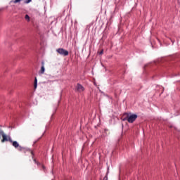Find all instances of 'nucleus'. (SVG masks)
<instances>
[{
	"label": "nucleus",
	"mask_w": 180,
	"mask_h": 180,
	"mask_svg": "<svg viewBox=\"0 0 180 180\" xmlns=\"http://www.w3.org/2000/svg\"><path fill=\"white\" fill-rule=\"evenodd\" d=\"M100 56H102V54H103V50H101L99 53Z\"/></svg>",
	"instance_id": "13"
},
{
	"label": "nucleus",
	"mask_w": 180,
	"mask_h": 180,
	"mask_svg": "<svg viewBox=\"0 0 180 180\" xmlns=\"http://www.w3.org/2000/svg\"><path fill=\"white\" fill-rule=\"evenodd\" d=\"M25 19L26 21L30 22V17L29 16V15H27V14L25 15Z\"/></svg>",
	"instance_id": "10"
},
{
	"label": "nucleus",
	"mask_w": 180,
	"mask_h": 180,
	"mask_svg": "<svg viewBox=\"0 0 180 180\" xmlns=\"http://www.w3.org/2000/svg\"><path fill=\"white\" fill-rule=\"evenodd\" d=\"M1 136L3 137V139L1 140V143H5V141H8V136H6L5 134V132H4L3 130L0 129V139H1Z\"/></svg>",
	"instance_id": "5"
},
{
	"label": "nucleus",
	"mask_w": 180,
	"mask_h": 180,
	"mask_svg": "<svg viewBox=\"0 0 180 180\" xmlns=\"http://www.w3.org/2000/svg\"><path fill=\"white\" fill-rule=\"evenodd\" d=\"M34 162L35 164H37V162H38L37 161H36V159H34Z\"/></svg>",
	"instance_id": "14"
},
{
	"label": "nucleus",
	"mask_w": 180,
	"mask_h": 180,
	"mask_svg": "<svg viewBox=\"0 0 180 180\" xmlns=\"http://www.w3.org/2000/svg\"><path fill=\"white\" fill-rule=\"evenodd\" d=\"M44 71H46V68H44V61H42L41 70H39V74H44Z\"/></svg>",
	"instance_id": "8"
},
{
	"label": "nucleus",
	"mask_w": 180,
	"mask_h": 180,
	"mask_svg": "<svg viewBox=\"0 0 180 180\" xmlns=\"http://www.w3.org/2000/svg\"><path fill=\"white\" fill-rule=\"evenodd\" d=\"M34 89L37 88V77L34 78Z\"/></svg>",
	"instance_id": "11"
},
{
	"label": "nucleus",
	"mask_w": 180,
	"mask_h": 180,
	"mask_svg": "<svg viewBox=\"0 0 180 180\" xmlns=\"http://www.w3.org/2000/svg\"><path fill=\"white\" fill-rule=\"evenodd\" d=\"M8 141H9V143L12 144L13 147H14V148H16L17 150H18L19 147H22L19 145V143L18 141H13L12 138L11 137H8Z\"/></svg>",
	"instance_id": "4"
},
{
	"label": "nucleus",
	"mask_w": 180,
	"mask_h": 180,
	"mask_svg": "<svg viewBox=\"0 0 180 180\" xmlns=\"http://www.w3.org/2000/svg\"><path fill=\"white\" fill-rule=\"evenodd\" d=\"M21 1H22V0H12L11 1V4H19V2H20ZM32 0H25V4H30V1H31Z\"/></svg>",
	"instance_id": "7"
},
{
	"label": "nucleus",
	"mask_w": 180,
	"mask_h": 180,
	"mask_svg": "<svg viewBox=\"0 0 180 180\" xmlns=\"http://www.w3.org/2000/svg\"><path fill=\"white\" fill-rule=\"evenodd\" d=\"M56 52L60 54V56H63L64 57H67L68 56L69 53L68 51L63 49V48H59L56 49Z\"/></svg>",
	"instance_id": "3"
},
{
	"label": "nucleus",
	"mask_w": 180,
	"mask_h": 180,
	"mask_svg": "<svg viewBox=\"0 0 180 180\" xmlns=\"http://www.w3.org/2000/svg\"><path fill=\"white\" fill-rule=\"evenodd\" d=\"M18 151H20V153H23V154H26V153H30V154H32V158H33V157H34V153H33V150H32V149H30L29 148H25L23 146H20L18 148Z\"/></svg>",
	"instance_id": "2"
},
{
	"label": "nucleus",
	"mask_w": 180,
	"mask_h": 180,
	"mask_svg": "<svg viewBox=\"0 0 180 180\" xmlns=\"http://www.w3.org/2000/svg\"><path fill=\"white\" fill-rule=\"evenodd\" d=\"M76 91L77 92H84L85 91V87H84V86H82L81 84L77 83V87H76Z\"/></svg>",
	"instance_id": "6"
},
{
	"label": "nucleus",
	"mask_w": 180,
	"mask_h": 180,
	"mask_svg": "<svg viewBox=\"0 0 180 180\" xmlns=\"http://www.w3.org/2000/svg\"><path fill=\"white\" fill-rule=\"evenodd\" d=\"M37 164V165L38 166V167H41V168H42V171L44 172H46V167L44 166V165H43V164H41V163H40V162H37L36 163Z\"/></svg>",
	"instance_id": "9"
},
{
	"label": "nucleus",
	"mask_w": 180,
	"mask_h": 180,
	"mask_svg": "<svg viewBox=\"0 0 180 180\" xmlns=\"http://www.w3.org/2000/svg\"><path fill=\"white\" fill-rule=\"evenodd\" d=\"M103 180H108V173L106 175L104 176Z\"/></svg>",
	"instance_id": "12"
},
{
	"label": "nucleus",
	"mask_w": 180,
	"mask_h": 180,
	"mask_svg": "<svg viewBox=\"0 0 180 180\" xmlns=\"http://www.w3.org/2000/svg\"><path fill=\"white\" fill-rule=\"evenodd\" d=\"M127 116L123 118V122H126V120H127L128 123H133L134 122L136 121V119H137V115L136 114H132L131 115H129V113L125 112L124 114V116Z\"/></svg>",
	"instance_id": "1"
}]
</instances>
